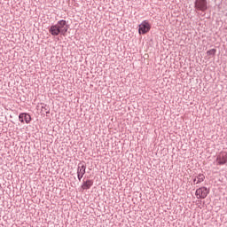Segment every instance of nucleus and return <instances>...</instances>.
<instances>
[{"label":"nucleus","mask_w":227,"mask_h":227,"mask_svg":"<svg viewBox=\"0 0 227 227\" xmlns=\"http://www.w3.org/2000/svg\"><path fill=\"white\" fill-rule=\"evenodd\" d=\"M69 27L68 24H67V20H61L58 21L56 25H53L49 28V33L51 34V36H59V35L67 36Z\"/></svg>","instance_id":"1"},{"label":"nucleus","mask_w":227,"mask_h":227,"mask_svg":"<svg viewBox=\"0 0 227 227\" xmlns=\"http://www.w3.org/2000/svg\"><path fill=\"white\" fill-rule=\"evenodd\" d=\"M194 7L200 12H207V10H208V3L207 0H196Z\"/></svg>","instance_id":"2"},{"label":"nucleus","mask_w":227,"mask_h":227,"mask_svg":"<svg viewBox=\"0 0 227 227\" xmlns=\"http://www.w3.org/2000/svg\"><path fill=\"white\" fill-rule=\"evenodd\" d=\"M210 192L207 189V187L203 186L196 190L195 194L198 200H205Z\"/></svg>","instance_id":"3"},{"label":"nucleus","mask_w":227,"mask_h":227,"mask_svg":"<svg viewBox=\"0 0 227 227\" xmlns=\"http://www.w3.org/2000/svg\"><path fill=\"white\" fill-rule=\"evenodd\" d=\"M150 29H152L150 23H148V21H146V20H144L139 25L138 33H139V35H146V33H148V31H150Z\"/></svg>","instance_id":"4"},{"label":"nucleus","mask_w":227,"mask_h":227,"mask_svg":"<svg viewBox=\"0 0 227 227\" xmlns=\"http://www.w3.org/2000/svg\"><path fill=\"white\" fill-rule=\"evenodd\" d=\"M216 162L218 166H223V164L227 163V153L226 152H221L216 156Z\"/></svg>","instance_id":"5"},{"label":"nucleus","mask_w":227,"mask_h":227,"mask_svg":"<svg viewBox=\"0 0 227 227\" xmlns=\"http://www.w3.org/2000/svg\"><path fill=\"white\" fill-rule=\"evenodd\" d=\"M19 120L21 123H31V115L26 113L20 114Z\"/></svg>","instance_id":"6"},{"label":"nucleus","mask_w":227,"mask_h":227,"mask_svg":"<svg viewBox=\"0 0 227 227\" xmlns=\"http://www.w3.org/2000/svg\"><path fill=\"white\" fill-rule=\"evenodd\" d=\"M77 175H86V162L81 161L78 164L77 168Z\"/></svg>","instance_id":"7"},{"label":"nucleus","mask_w":227,"mask_h":227,"mask_svg":"<svg viewBox=\"0 0 227 227\" xmlns=\"http://www.w3.org/2000/svg\"><path fill=\"white\" fill-rule=\"evenodd\" d=\"M93 185V180H87L83 181V184H82V189L83 191H88V189H91V186Z\"/></svg>","instance_id":"8"},{"label":"nucleus","mask_w":227,"mask_h":227,"mask_svg":"<svg viewBox=\"0 0 227 227\" xmlns=\"http://www.w3.org/2000/svg\"><path fill=\"white\" fill-rule=\"evenodd\" d=\"M41 110L43 111V113H45L46 114H51V108H49V106H47L45 104H42Z\"/></svg>","instance_id":"9"},{"label":"nucleus","mask_w":227,"mask_h":227,"mask_svg":"<svg viewBox=\"0 0 227 227\" xmlns=\"http://www.w3.org/2000/svg\"><path fill=\"white\" fill-rule=\"evenodd\" d=\"M196 178H197L196 184H201V182H203L205 180V175L199 174Z\"/></svg>","instance_id":"10"},{"label":"nucleus","mask_w":227,"mask_h":227,"mask_svg":"<svg viewBox=\"0 0 227 227\" xmlns=\"http://www.w3.org/2000/svg\"><path fill=\"white\" fill-rule=\"evenodd\" d=\"M216 52H217V50L211 49V50L207 51V56H215Z\"/></svg>","instance_id":"11"},{"label":"nucleus","mask_w":227,"mask_h":227,"mask_svg":"<svg viewBox=\"0 0 227 227\" xmlns=\"http://www.w3.org/2000/svg\"><path fill=\"white\" fill-rule=\"evenodd\" d=\"M82 176H84L82 174H77V178H78L79 182H81V180H82Z\"/></svg>","instance_id":"12"},{"label":"nucleus","mask_w":227,"mask_h":227,"mask_svg":"<svg viewBox=\"0 0 227 227\" xmlns=\"http://www.w3.org/2000/svg\"><path fill=\"white\" fill-rule=\"evenodd\" d=\"M193 182L196 184V182H198V179H197V177H195L194 179H193Z\"/></svg>","instance_id":"13"}]
</instances>
